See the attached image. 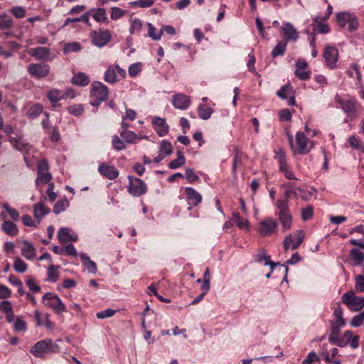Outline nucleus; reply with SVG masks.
I'll list each match as a JSON object with an SVG mask.
<instances>
[{
    "mask_svg": "<svg viewBox=\"0 0 364 364\" xmlns=\"http://www.w3.org/2000/svg\"><path fill=\"white\" fill-rule=\"evenodd\" d=\"M277 211L275 215L278 217L283 232L290 230L292 225V215L287 200L279 199L275 204Z\"/></svg>",
    "mask_w": 364,
    "mask_h": 364,
    "instance_id": "obj_1",
    "label": "nucleus"
},
{
    "mask_svg": "<svg viewBox=\"0 0 364 364\" xmlns=\"http://www.w3.org/2000/svg\"><path fill=\"white\" fill-rule=\"evenodd\" d=\"M287 139L289 146L292 150L293 154L304 155L308 154L313 148L312 142L307 139L303 132H299L296 134V146L293 143V136L290 133H287Z\"/></svg>",
    "mask_w": 364,
    "mask_h": 364,
    "instance_id": "obj_2",
    "label": "nucleus"
},
{
    "mask_svg": "<svg viewBox=\"0 0 364 364\" xmlns=\"http://www.w3.org/2000/svg\"><path fill=\"white\" fill-rule=\"evenodd\" d=\"M58 345L46 338L38 341L31 348V353L37 358H43L46 354L58 352Z\"/></svg>",
    "mask_w": 364,
    "mask_h": 364,
    "instance_id": "obj_3",
    "label": "nucleus"
},
{
    "mask_svg": "<svg viewBox=\"0 0 364 364\" xmlns=\"http://www.w3.org/2000/svg\"><path fill=\"white\" fill-rule=\"evenodd\" d=\"M336 101L340 105L349 120L352 121L358 117L361 107L354 98L342 99L336 96Z\"/></svg>",
    "mask_w": 364,
    "mask_h": 364,
    "instance_id": "obj_4",
    "label": "nucleus"
},
{
    "mask_svg": "<svg viewBox=\"0 0 364 364\" xmlns=\"http://www.w3.org/2000/svg\"><path fill=\"white\" fill-rule=\"evenodd\" d=\"M338 25L348 31H354L358 27V21L355 16L348 12H339L336 15Z\"/></svg>",
    "mask_w": 364,
    "mask_h": 364,
    "instance_id": "obj_5",
    "label": "nucleus"
},
{
    "mask_svg": "<svg viewBox=\"0 0 364 364\" xmlns=\"http://www.w3.org/2000/svg\"><path fill=\"white\" fill-rule=\"evenodd\" d=\"M128 180L127 191L130 195L134 197H139L146 193V185L141 179L132 176H128Z\"/></svg>",
    "mask_w": 364,
    "mask_h": 364,
    "instance_id": "obj_6",
    "label": "nucleus"
},
{
    "mask_svg": "<svg viewBox=\"0 0 364 364\" xmlns=\"http://www.w3.org/2000/svg\"><path fill=\"white\" fill-rule=\"evenodd\" d=\"M43 300L46 301V305L52 309L58 315H62L63 312L66 311V306L56 294L48 292L43 295Z\"/></svg>",
    "mask_w": 364,
    "mask_h": 364,
    "instance_id": "obj_7",
    "label": "nucleus"
},
{
    "mask_svg": "<svg viewBox=\"0 0 364 364\" xmlns=\"http://www.w3.org/2000/svg\"><path fill=\"white\" fill-rule=\"evenodd\" d=\"M304 232L301 230H297L294 232V235L289 234L284 237L283 241L284 249L285 251L288 250H296L302 243L304 239Z\"/></svg>",
    "mask_w": 364,
    "mask_h": 364,
    "instance_id": "obj_8",
    "label": "nucleus"
},
{
    "mask_svg": "<svg viewBox=\"0 0 364 364\" xmlns=\"http://www.w3.org/2000/svg\"><path fill=\"white\" fill-rule=\"evenodd\" d=\"M29 75L36 79L46 77L50 72V66L45 63H31L27 67Z\"/></svg>",
    "mask_w": 364,
    "mask_h": 364,
    "instance_id": "obj_9",
    "label": "nucleus"
},
{
    "mask_svg": "<svg viewBox=\"0 0 364 364\" xmlns=\"http://www.w3.org/2000/svg\"><path fill=\"white\" fill-rule=\"evenodd\" d=\"M278 223L275 219L265 218L259 224L257 231L261 236L266 237L277 232Z\"/></svg>",
    "mask_w": 364,
    "mask_h": 364,
    "instance_id": "obj_10",
    "label": "nucleus"
},
{
    "mask_svg": "<svg viewBox=\"0 0 364 364\" xmlns=\"http://www.w3.org/2000/svg\"><path fill=\"white\" fill-rule=\"evenodd\" d=\"M92 43L102 48L107 45L112 39V35L109 30H100L98 31H92L91 33Z\"/></svg>",
    "mask_w": 364,
    "mask_h": 364,
    "instance_id": "obj_11",
    "label": "nucleus"
},
{
    "mask_svg": "<svg viewBox=\"0 0 364 364\" xmlns=\"http://www.w3.org/2000/svg\"><path fill=\"white\" fill-rule=\"evenodd\" d=\"M37 174L36 180L37 186L40 183H48L52 179V175L48 172V164L46 160H42L38 163Z\"/></svg>",
    "mask_w": 364,
    "mask_h": 364,
    "instance_id": "obj_12",
    "label": "nucleus"
},
{
    "mask_svg": "<svg viewBox=\"0 0 364 364\" xmlns=\"http://www.w3.org/2000/svg\"><path fill=\"white\" fill-rule=\"evenodd\" d=\"M338 57V50L331 46H327L325 47L324 52L323 53V58L325 60L326 65L333 69L336 67V63Z\"/></svg>",
    "mask_w": 364,
    "mask_h": 364,
    "instance_id": "obj_13",
    "label": "nucleus"
},
{
    "mask_svg": "<svg viewBox=\"0 0 364 364\" xmlns=\"http://www.w3.org/2000/svg\"><path fill=\"white\" fill-rule=\"evenodd\" d=\"M274 158L277 160L279 164V170L282 171L284 176L289 180H296L294 173L289 168L287 164V159L284 152L282 151H277Z\"/></svg>",
    "mask_w": 364,
    "mask_h": 364,
    "instance_id": "obj_14",
    "label": "nucleus"
},
{
    "mask_svg": "<svg viewBox=\"0 0 364 364\" xmlns=\"http://www.w3.org/2000/svg\"><path fill=\"white\" fill-rule=\"evenodd\" d=\"M91 96L100 101H105L108 97V87L102 82L95 81L92 84Z\"/></svg>",
    "mask_w": 364,
    "mask_h": 364,
    "instance_id": "obj_15",
    "label": "nucleus"
},
{
    "mask_svg": "<svg viewBox=\"0 0 364 364\" xmlns=\"http://www.w3.org/2000/svg\"><path fill=\"white\" fill-rule=\"evenodd\" d=\"M9 141L16 150L25 154H28L29 151L32 148V146L28 142H27L22 136H9Z\"/></svg>",
    "mask_w": 364,
    "mask_h": 364,
    "instance_id": "obj_16",
    "label": "nucleus"
},
{
    "mask_svg": "<svg viewBox=\"0 0 364 364\" xmlns=\"http://www.w3.org/2000/svg\"><path fill=\"white\" fill-rule=\"evenodd\" d=\"M173 106L180 110H186L191 105L190 97L182 93H177L172 97Z\"/></svg>",
    "mask_w": 364,
    "mask_h": 364,
    "instance_id": "obj_17",
    "label": "nucleus"
},
{
    "mask_svg": "<svg viewBox=\"0 0 364 364\" xmlns=\"http://www.w3.org/2000/svg\"><path fill=\"white\" fill-rule=\"evenodd\" d=\"M330 326L331 333L328 336V341L333 345H336L339 347H343L344 343L343 342V341H338V336H339L341 333V328L345 326L346 325H340L333 321H330Z\"/></svg>",
    "mask_w": 364,
    "mask_h": 364,
    "instance_id": "obj_18",
    "label": "nucleus"
},
{
    "mask_svg": "<svg viewBox=\"0 0 364 364\" xmlns=\"http://www.w3.org/2000/svg\"><path fill=\"white\" fill-rule=\"evenodd\" d=\"M100 173L105 178L113 180L118 177L119 171L113 166H108L105 164H102L98 167Z\"/></svg>",
    "mask_w": 364,
    "mask_h": 364,
    "instance_id": "obj_19",
    "label": "nucleus"
},
{
    "mask_svg": "<svg viewBox=\"0 0 364 364\" xmlns=\"http://www.w3.org/2000/svg\"><path fill=\"white\" fill-rule=\"evenodd\" d=\"M154 129L160 136L166 135L168 132V126L166 122L165 119L156 117L153 120Z\"/></svg>",
    "mask_w": 364,
    "mask_h": 364,
    "instance_id": "obj_20",
    "label": "nucleus"
},
{
    "mask_svg": "<svg viewBox=\"0 0 364 364\" xmlns=\"http://www.w3.org/2000/svg\"><path fill=\"white\" fill-rule=\"evenodd\" d=\"M282 30L283 31L284 38L286 39L285 41H296L298 39V33L296 30L294 28V27L292 26V24H291L290 23H284L282 28Z\"/></svg>",
    "mask_w": 364,
    "mask_h": 364,
    "instance_id": "obj_21",
    "label": "nucleus"
},
{
    "mask_svg": "<svg viewBox=\"0 0 364 364\" xmlns=\"http://www.w3.org/2000/svg\"><path fill=\"white\" fill-rule=\"evenodd\" d=\"M28 53L36 60H46L50 54V50L47 47H37L31 48Z\"/></svg>",
    "mask_w": 364,
    "mask_h": 364,
    "instance_id": "obj_22",
    "label": "nucleus"
},
{
    "mask_svg": "<svg viewBox=\"0 0 364 364\" xmlns=\"http://www.w3.org/2000/svg\"><path fill=\"white\" fill-rule=\"evenodd\" d=\"M70 81L73 85L80 87H85L89 85L90 79L85 73L78 72L73 74Z\"/></svg>",
    "mask_w": 364,
    "mask_h": 364,
    "instance_id": "obj_23",
    "label": "nucleus"
},
{
    "mask_svg": "<svg viewBox=\"0 0 364 364\" xmlns=\"http://www.w3.org/2000/svg\"><path fill=\"white\" fill-rule=\"evenodd\" d=\"M254 260L255 262L258 263L264 262V265L269 266L272 271L277 265L279 264V263L270 261V255H267L263 250H260L257 255L254 256Z\"/></svg>",
    "mask_w": 364,
    "mask_h": 364,
    "instance_id": "obj_24",
    "label": "nucleus"
},
{
    "mask_svg": "<svg viewBox=\"0 0 364 364\" xmlns=\"http://www.w3.org/2000/svg\"><path fill=\"white\" fill-rule=\"evenodd\" d=\"M21 244V255L27 259H33L36 256V248L34 246L27 240H23Z\"/></svg>",
    "mask_w": 364,
    "mask_h": 364,
    "instance_id": "obj_25",
    "label": "nucleus"
},
{
    "mask_svg": "<svg viewBox=\"0 0 364 364\" xmlns=\"http://www.w3.org/2000/svg\"><path fill=\"white\" fill-rule=\"evenodd\" d=\"M187 199L190 201L191 204L193 206L198 205L202 201L201 195L197 192L194 188L187 187L185 189Z\"/></svg>",
    "mask_w": 364,
    "mask_h": 364,
    "instance_id": "obj_26",
    "label": "nucleus"
},
{
    "mask_svg": "<svg viewBox=\"0 0 364 364\" xmlns=\"http://www.w3.org/2000/svg\"><path fill=\"white\" fill-rule=\"evenodd\" d=\"M58 237L61 243L68 241L75 242L77 240V235L76 234H70V229L68 228H60L58 232Z\"/></svg>",
    "mask_w": 364,
    "mask_h": 364,
    "instance_id": "obj_27",
    "label": "nucleus"
},
{
    "mask_svg": "<svg viewBox=\"0 0 364 364\" xmlns=\"http://www.w3.org/2000/svg\"><path fill=\"white\" fill-rule=\"evenodd\" d=\"M92 11H94L92 16L97 22L106 25L109 24V21L105 9L98 8L97 9H92Z\"/></svg>",
    "mask_w": 364,
    "mask_h": 364,
    "instance_id": "obj_28",
    "label": "nucleus"
},
{
    "mask_svg": "<svg viewBox=\"0 0 364 364\" xmlns=\"http://www.w3.org/2000/svg\"><path fill=\"white\" fill-rule=\"evenodd\" d=\"M282 186L285 188V192H284L285 198H282V199L287 200L288 205H289V200L292 195H294L296 196L297 191H301V192L302 191L300 188L295 187L294 184L291 182L284 183V184H282Z\"/></svg>",
    "mask_w": 364,
    "mask_h": 364,
    "instance_id": "obj_29",
    "label": "nucleus"
},
{
    "mask_svg": "<svg viewBox=\"0 0 364 364\" xmlns=\"http://www.w3.org/2000/svg\"><path fill=\"white\" fill-rule=\"evenodd\" d=\"M50 213V208L46 207L42 203H37L33 207V215L34 217L41 220L44 216Z\"/></svg>",
    "mask_w": 364,
    "mask_h": 364,
    "instance_id": "obj_30",
    "label": "nucleus"
},
{
    "mask_svg": "<svg viewBox=\"0 0 364 364\" xmlns=\"http://www.w3.org/2000/svg\"><path fill=\"white\" fill-rule=\"evenodd\" d=\"M198 116L201 119L207 120L210 118L213 113V109L207 107L204 103H200L198 105Z\"/></svg>",
    "mask_w": 364,
    "mask_h": 364,
    "instance_id": "obj_31",
    "label": "nucleus"
},
{
    "mask_svg": "<svg viewBox=\"0 0 364 364\" xmlns=\"http://www.w3.org/2000/svg\"><path fill=\"white\" fill-rule=\"evenodd\" d=\"M83 264L85 266L90 273L95 274L97 272V265L95 262L90 260V257L85 253L80 255Z\"/></svg>",
    "mask_w": 364,
    "mask_h": 364,
    "instance_id": "obj_32",
    "label": "nucleus"
},
{
    "mask_svg": "<svg viewBox=\"0 0 364 364\" xmlns=\"http://www.w3.org/2000/svg\"><path fill=\"white\" fill-rule=\"evenodd\" d=\"M1 229L6 234H7L8 235H10V236H14V235H17L18 231V228L16 225V224H14L13 222L9 221V220L4 221L1 224Z\"/></svg>",
    "mask_w": 364,
    "mask_h": 364,
    "instance_id": "obj_33",
    "label": "nucleus"
},
{
    "mask_svg": "<svg viewBox=\"0 0 364 364\" xmlns=\"http://www.w3.org/2000/svg\"><path fill=\"white\" fill-rule=\"evenodd\" d=\"M14 27V21L7 14H0V30L10 29Z\"/></svg>",
    "mask_w": 364,
    "mask_h": 364,
    "instance_id": "obj_34",
    "label": "nucleus"
},
{
    "mask_svg": "<svg viewBox=\"0 0 364 364\" xmlns=\"http://www.w3.org/2000/svg\"><path fill=\"white\" fill-rule=\"evenodd\" d=\"M104 80L111 84H114L119 80L114 65H111L107 68L105 73Z\"/></svg>",
    "mask_w": 364,
    "mask_h": 364,
    "instance_id": "obj_35",
    "label": "nucleus"
},
{
    "mask_svg": "<svg viewBox=\"0 0 364 364\" xmlns=\"http://www.w3.org/2000/svg\"><path fill=\"white\" fill-rule=\"evenodd\" d=\"M349 256L355 262V265H360L364 261V254L358 248L350 250Z\"/></svg>",
    "mask_w": 364,
    "mask_h": 364,
    "instance_id": "obj_36",
    "label": "nucleus"
},
{
    "mask_svg": "<svg viewBox=\"0 0 364 364\" xmlns=\"http://www.w3.org/2000/svg\"><path fill=\"white\" fill-rule=\"evenodd\" d=\"M343 310L340 306V304H337V306L334 308L333 316L335 320L332 321L334 323H336L340 325H346V320L343 316Z\"/></svg>",
    "mask_w": 364,
    "mask_h": 364,
    "instance_id": "obj_37",
    "label": "nucleus"
},
{
    "mask_svg": "<svg viewBox=\"0 0 364 364\" xmlns=\"http://www.w3.org/2000/svg\"><path fill=\"white\" fill-rule=\"evenodd\" d=\"M43 112V106L36 103L34 105L29 107L27 111V115L30 119H35L38 117Z\"/></svg>",
    "mask_w": 364,
    "mask_h": 364,
    "instance_id": "obj_38",
    "label": "nucleus"
},
{
    "mask_svg": "<svg viewBox=\"0 0 364 364\" xmlns=\"http://www.w3.org/2000/svg\"><path fill=\"white\" fill-rule=\"evenodd\" d=\"M287 46V41H282L278 42L277 44L276 45V46L273 48V50L272 51V57L275 58V57H277L279 55H282L286 50Z\"/></svg>",
    "mask_w": 364,
    "mask_h": 364,
    "instance_id": "obj_39",
    "label": "nucleus"
},
{
    "mask_svg": "<svg viewBox=\"0 0 364 364\" xmlns=\"http://www.w3.org/2000/svg\"><path fill=\"white\" fill-rule=\"evenodd\" d=\"M120 136L124 139V140L128 144L135 143V141L138 138V134H136L133 131H120Z\"/></svg>",
    "mask_w": 364,
    "mask_h": 364,
    "instance_id": "obj_40",
    "label": "nucleus"
},
{
    "mask_svg": "<svg viewBox=\"0 0 364 364\" xmlns=\"http://www.w3.org/2000/svg\"><path fill=\"white\" fill-rule=\"evenodd\" d=\"M314 23H315V26L314 28L313 34H315V33L326 34L330 31V28L328 24L323 23L321 21L314 22Z\"/></svg>",
    "mask_w": 364,
    "mask_h": 364,
    "instance_id": "obj_41",
    "label": "nucleus"
},
{
    "mask_svg": "<svg viewBox=\"0 0 364 364\" xmlns=\"http://www.w3.org/2000/svg\"><path fill=\"white\" fill-rule=\"evenodd\" d=\"M142 28L141 21L139 18H130L129 33L131 34L138 33Z\"/></svg>",
    "mask_w": 364,
    "mask_h": 364,
    "instance_id": "obj_42",
    "label": "nucleus"
},
{
    "mask_svg": "<svg viewBox=\"0 0 364 364\" xmlns=\"http://www.w3.org/2000/svg\"><path fill=\"white\" fill-rule=\"evenodd\" d=\"M186 159L181 151L178 152V157L171 161L168 165L171 169H176L185 164Z\"/></svg>",
    "mask_w": 364,
    "mask_h": 364,
    "instance_id": "obj_43",
    "label": "nucleus"
},
{
    "mask_svg": "<svg viewBox=\"0 0 364 364\" xmlns=\"http://www.w3.org/2000/svg\"><path fill=\"white\" fill-rule=\"evenodd\" d=\"M159 152L164 154V155L169 156L173 152L172 144L170 141L163 140L160 144Z\"/></svg>",
    "mask_w": 364,
    "mask_h": 364,
    "instance_id": "obj_44",
    "label": "nucleus"
},
{
    "mask_svg": "<svg viewBox=\"0 0 364 364\" xmlns=\"http://www.w3.org/2000/svg\"><path fill=\"white\" fill-rule=\"evenodd\" d=\"M69 205V201L67 199L60 200L58 201L54 207H53V212L55 214H59L66 210V208Z\"/></svg>",
    "mask_w": 364,
    "mask_h": 364,
    "instance_id": "obj_45",
    "label": "nucleus"
},
{
    "mask_svg": "<svg viewBox=\"0 0 364 364\" xmlns=\"http://www.w3.org/2000/svg\"><path fill=\"white\" fill-rule=\"evenodd\" d=\"M27 264L21 258L16 257L14 263V269L18 273H23L27 269Z\"/></svg>",
    "mask_w": 364,
    "mask_h": 364,
    "instance_id": "obj_46",
    "label": "nucleus"
},
{
    "mask_svg": "<svg viewBox=\"0 0 364 364\" xmlns=\"http://www.w3.org/2000/svg\"><path fill=\"white\" fill-rule=\"evenodd\" d=\"M364 306V298L360 296H355L350 305L349 309L351 311H358Z\"/></svg>",
    "mask_w": 364,
    "mask_h": 364,
    "instance_id": "obj_47",
    "label": "nucleus"
},
{
    "mask_svg": "<svg viewBox=\"0 0 364 364\" xmlns=\"http://www.w3.org/2000/svg\"><path fill=\"white\" fill-rule=\"evenodd\" d=\"M48 98L52 102H58L63 97V93L59 90H51L47 93Z\"/></svg>",
    "mask_w": 364,
    "mask_h": 364,
    "instance_id": "obj_48",
    "label": "nucleus"
},
{
    "mask_svg": "<svg viewBox=\"0 0 364 364\" xmlns=\"http://www.w3.org/2000/svg\"><path fill=\"white\" fill-rule=\"evenodd\" d=\"M59 266L51 264L48 268V279L51 282H56L58 279V273L57 269H59Z\"/></svg>",
    "mask_w": 364,
    "mask_h": 364,
    "instance_id": "obj_49",
    "label": "nucleus"
},
{
    "mask_svg": "<svg viewBox=\"0 0 364 364\" xmlns=\"http://www.w3.org/2000/svg\"><path fill=\"white\" fill-rule=\"evenodd\" d=\"M112 144L116 151H122L126 149L124 142L117 135L112 137Z\"/></svg>",
    "mask_w": 364,
    "mask_h": 364,
    "instance_id": "obj_50",
    "label": "nucleus"
},
{
    "mask_svg": "<svg viewBox=\"0 0 364 364\" xmlns=\"http://www.w3.org/2000/svg\"><path fill=\"white\" fill-rule=\"evenodd\" d=\"M232 217L239 228L244 229L248 227V220L242 218L238 213H234Z\"/></svg>",
    "mask_w": 364,
    "mask_h": 364,
    "instance_id": "obj_51",
    "label": "nucleus"
},
{
    "mask_svg": "<svg viewBox=\"0 0 364 364\" xmlns=\"http://www.w3.org/2000/svg\"><path fill=\"white\" fill-rule=\"evenodd\" d=\"M26 283L29 289L33 293H37L41 291V287L36 283L32 277H27Z\"/></svg>",
    "mask_w": 364,
    "mask_h": 364,
    "instance_id": "obj_52",
    "label": "nucleus"
},
{
    "mask_svg": "<svg viewBox=\"0 0 364 364\" xmlns=\"http://www.w3.org/2000/svg\"><path fill=\"white\" fill-rule=\"evenodd\" d=\"M147 26L149 28L148 36L154 41H159L161 39L162 31L156 33V28L151 23H148Z\"/></svg>",
    "mask_w": 364,
    "mask_h": 364,
    "instance_id": "obj_53",
    "label": "nucleus"
},
{
    "mask_svg": "<svg viewBox=\"0 0 364 364\" xmlns=\"http://www.w3.org/2000/svg\"><path fill=\"white\" fill-rule=\"evenodd\" d=\"M10 12L17 18H23L26 15V10L20 6H13L10 9Z\"/></svg>",
    "mask_w": 364,
    "mask_h": 364,
    "instance_id": "obj_54",
    "label": "nucleus"
},
{
    "mask_svg": "<svg viewBox=\"0 0 364 364\" xmlns=\"http://www.w3.org/2000/svg\"><path fill=\"white\" fill-rule=\"evenodd\" d=\"M70 114L74 116H80L84 112V107L81 105H74L68 107Z\"/></svg>",
    "mask_w": 364,
    "mask_h": 364,
    "instance_id": "obj_55",
    "label": "nucleus"
},
{
    "mask_svg": "<svg viewBox=\"0 0 364 364\" xmlns=\"http://www.w3.org/2000/svg\"><path fill=\"white\" fill-rule=\"evenodd\" d=\"M363 321L364 311H362L352 318L350 325L353 327H359L363 324Z\"/></svg>",
    "mask_w": 364,
    "mask_h": 364,
    "instance_id": "obj_56",
    "label": "nucleus"
},
{
    "mask_svg": "<svg viewBox=\"0 0 364 364\" xmlns=\"http://www.w3.org/2000/svg\"><path fill=\"white\" fill-rule=\"evenodd\" d=\"M111 11L112 12L110 16L112 20L119 19V18L125 15L127 12L125 10H122V9L116 6L112 7Z\"/></svg>",
    "mask_w": 364,
    "mask_h": 364,
    "instance_id": "obj_57",
    "label": "nucleus"
},
{
    "mask_svg": "<svg viewBox=\"0 0 364 364\" xmlns=\"http://www.w3.org/2000/svg\"><path fill=\"white\" fill-rule=\"evenodd\" d=\"M141 71V63H136L132 64L128 69L129 75L131 77L136 76Z\"/></svg>",
    "mask_w": 364,
    "mask_h": 364,
    "instance_id": "obj_58",
    "label": "nucleus"
},
{
    "mask_svg": "<svg viewBox=\"0 0 364 364\" xmlns=\"http://www.w3.org/2000/svg\"><path fill=\"white\" fill-rule=\"evenodd\" d=\"M130 4L132 6L146 8L154 4V0H137L130 2Z\"/></svg>",
    "mask_w": 364,
    "mask_h": 364,
    "instance_id": "obj_59",
    "label": "nucleus"
},
{
    "mask_svg": "<svg viewBox=\"0 0 364 364\" xmlns=\"http://www.w3.org/2000/svg\"><path fill=\"white\" fill-rule=\"evenodd\" d=\"M116 312H117L116 310H114L112 309H107L104 311L97 312L96 314V316L99 319H104L106 318H109V317L113 316Z\"/></svg>",
    "mask_w": 364,
    "mask_h": 364,
    "instance_id": "obj_60",
    "label": "nucleus"
},
{
    "mask_svg": "<svg viewBox=\"0 0 364 364\" xmlns=\"http://www.w3.org/2000/svg\"><path fill=\"white\" fill-rule=\"evenodd\" d=\"M291 91V86L289 85H286L282 86L281 89L277 91V95L282 99H286L290 94Z\"/></svg>",
    "mask_w": 364,
    "mask_h": 364,
    "instance_id": "obj_61",
    "label": "nucleus"
},
{
    "mask_svg": "<svg viewBox=\"0 0 364 364\" xmlns=\"http://www.w3.org/2000/svg\"><path fill=\"white\" fill-rule=\"evenodd\" d=\"M355 296L353 291H347L342 296V301L349 307Z\"/></svg>",
    "mask_w": 364,
    "mask_h": 364,
    "instance_id": "obj_62",
    "label": "nucleus"
},
{
    "mask_svg": "<svg viewBox=\"0 0 364 364\" xmlns=\"http://www.w3.org/2000/svg\"><path fill=\"white\" fill-rule=\"evenodd\" d=\"M355 289L358 292L364 291V276L358 275L355 277Z\"/></svg>",
    "mask_w": 364,
    "mask_h": 364,
    "instance_id": "obj_63",
    "label": "nucleus"
},
{
    "mask_svg": "<svg viewBox=\"0 0 364 364\" xmlns=\"http://www.w3.org/2000/svg\"><path fill=\"white\" fill-rule=\"evenodd\" d=\"M314 361L319 362L320 359L315 352L311 351L308 354L306 358L303 360V364H311Z\"/></svg>",
    "mask_w": 364,
    "mask_h": 364,
    "instance_id": "obj_64",
    "label": "nucleus"
}]
</instances>
